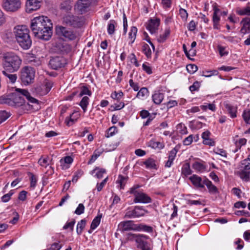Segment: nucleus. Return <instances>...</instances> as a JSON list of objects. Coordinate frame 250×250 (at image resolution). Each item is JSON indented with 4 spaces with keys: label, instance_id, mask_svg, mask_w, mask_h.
<instances>
[{
    "label": "nucleus",
    "instance_id": "obj_1",
    "mask_svg": "<svg viewBox=\"0 0 250 250\" xmlns=\"http://www.w3.org/2000/svg\"><path fill=\"white\" fill-rule=\"evenodd\" d=\"M16 40L23 49H28L32 45L29 30L25 25L17 26L15 31Z\"/></svg>",
    "mask_w": 250,
    "mask_h": 250
},
{
    "label": "nucleus",
    "instance_id": "obj_2",
    "mask_svg": "<svg viewBox=\"0 0 250 250\" xmlns=\"http://www.w3.org/2000/svg\"><path fill=\"white\" fill-rule=\"evenodd\" d=\"M21 93L18 91L12 93L8 97H0V104H7L10 106L20 107L24 104L25 100Z\"/></svg>",
    "mask_w": 250,
    "mask_h": 250
},
{
    "label": "nucleus",
    "instance_id": "obj_3",
    "mask_svg": "<svg viewBox=\"0 0 250 250\" xmlns=\"http://www.w3.org/2000/svg\"><path fill=\"white\" fill-rule=\"evenodd\" d=\"M4 67L9 72H13L19 69L21 60L17 55L8 54L4 57Z\"/></svg>",
    "mask_w": 250,
    "mask_h": 250
},
{
    "label": "nucleus",
    "instance_id": "obj_4",
    "mask_svg": "<svg viewBox=\"0 0 250 250\" xmlns=\"http://www.w3.org/2000/svg\"><path fill=\"white\" fill-rule=\"evenodd\" d=\"M35 71L30 66L24 67L21 71L20 79L22 84L26 85L33 83Z\"/></svg>",
    "mask_w": 250,
    "mask_h": 250
},
{
    "label": "nucleus",
    "instance_id": "obj_5",
    "mask_svg": "<svg viewBox=\"0 0 250 250\" xmlns=\"http://www.w3.org/2000/svg\"><path fill=\"white\" fill-rule=\"evenodd\" d=\"M63 22L73 27L80 28L84 24V18L83 16L78 17L68 14L63 18Z\"/></svg>",
    "mask_w": 250,
    "mask_h": 250
},
{
    "label": "nucleus",
    "instance_id": "obj_6",
    "mask_svg": "<svg viewBox=\"0 0 250 250\" xmlns=\"http://www.w3.org/2000/svg\"><path fill=\"white\" fill-rule=\"evenodd\" d=\"M51 20L47 17L39 16L34 18L31 21L30 24V28L33 34L38 30H39L42 27L45 26V24L47 23H51Z\"/></svg>",
    "mask_w": 250,
    "mask_h": 250
},
{
    "label": "nucleus",
    "instance_id": "obj_7",
    "mask_svg": "<svg viewBox=\"0 0 250 250\" xmlns=\"http://www.w3.org/2000/svg\"><path fill=\"white\" fill-rule=\"evenodd\" d=\"M53 24L52 23L45 24L39 30L35 32L34 35L36 38L43 40L48 41L52 35Z\"/></svg>",
    "mask_w": 250,
    "mask_h": 250
},
{
    "label": "nucleus",
    "instance_id": "obj_8",
    "mask_svg": "<svg viewBox=\"0 0 250 250\" xmlns=\"http://www.w3.org/2000/svg\"><path fill=\"white\" fill-rule=\"evenodd\" d=\"M66 63V60L62 56L52 57L49 62L51 68L54 70L64 67Z\"/></svg>",
    "mask_w": 250,
    "mask_h": 250
},
{
    "label": "nucleus",
    "instance_id": "obj_9",
    "mask_svg": "<svg viewBox=\"0 0 250 250\" xmlns=\"http://www.w3.org/2000/svg\"><path fill=\"white\" fill-rule=\"evenodd\" d=\"M56 34L60 37H63L69 40H73L76 39V35L71 30L67 29L62 26H56L55 28Z\"/></svg>",
    "mask_w": 250,
    "mask_h": 250
},
{
    "label": "nucleus",
    "instance_id": "obj_10",
    "mask_svg": "<svg viewBox=\"0 0 250 250\" xmlns=\"http://www.w3.org/2000/svg\"><path fill=\"white\" fill-rule=\"evenodd\" d=\"M2 6L5 10L14 12L20 8L21 1V0H4Z\"/></svg>",
    "mask_w": 250,
    "mask_h": 250
},
{
    "label": "nucleus",
    "instance_id": "obj_11",
    "mask_svg": "<svg viewBox=\"0 0 250 250\" xmlns=\"http://www.w3.org/2000/svg\"><path fill=\"white\" fill-rule=\"evenodd\" d=\"M128 234L132 236L135 239L136 242L138 244V248H140L142 250H150L147 242L146 241L148 239L147 236L132 233H128Z\"/></svg>",
    "mask_w": 250,
    "mask_h": 250
},
{
    "label": "nucleus",
    "instance_id": "obj_12",
    "mask_svg": "<svg viewBox=\"0 0 250 250\" xmlns=\"http://www.w3.org/2000/svg\"><path fill=\"white\" fill-rule=\"evenodd\" d=\"M90 3V0H79L75 6V10L79 14H83L87 11Z\"/></svg>",
    "mask_w": 250,
    "mask_h": 250
},
{
    "label": "nucleus",
    "instance_id": "obj_13",
    "mask_svg": "<svg viewBox=\"0 0 250 250\" xmlns=\"http://www.w3.org/2000/svg\"><path fill=\"white\" fill-rule=\"evenodd\" d=\"M42 3V0H27L25 7L27 13H31L40 9Z\"/></svg>",
    "mask_w": 250,
    "mask_h": 250
},
{
    "label": "nucleus",
    "instance_id": "obj_14",
    "mask_svg": "<svg viewBox=\"0 0 250 250\" xmlns=\"http://www.w3.org/2000/svg\"><path fill=\"white\" fill-rule=\"evenodd\" d=\"M147 212V211L143 209L141 207L136 206L134 209L131 211H127L125 217H139L144 215V214Z\"/></svg>",
    "mask_w": 250,
    "mask_h": 250
},
{
    "label": "nucleus",
    "instance_id": "obj_15",
    "mask_svg": "<svg viewBox=\"0 0 250 250\" xmlns=\"http://www.w3.org/2000/svg\"><path fill=\"white\" fill-rule=\"evenodd\" d=\"M160 23V20L158 18L150 19L146 27L151 34H153L158 30Z\"/></svg>",
    "mask_w": 250,
    "mask_h": 250
},
{
    "label": "nucleus",
    "instance_id": "obj_16",
    "mask_svg": "<svg viewBox=\"0 0 250 250\" xmlns=\"http://www.w3.org/2000/svg\"><path fill=\"white\" fill-rule=\"evenodd\" d=\"M123 231L130 230H137V225L134 224L133 221L127 220L121 222L119 226Z\"/></svg>",
    "mask_w": 250,
    "mask_h": 250
},
{
    "label": "nucleus",
    "instance_id": "obj_17",
    "mask_svg": "<svg viewBox=\"0 0 250 250\" xmlns=\"http://www.w3.org/2000/svg\"><path fill=\"white\" fill-rule=\"evenodd\" d=\"M135 203H149L151 202V198L143 192L137 193L134 200Z\"/></svg>",
    "mask_w": 250,
    "mask_h": 250
},
{
    "label": "nucleus",
    "instance_id": "obj_18",
    "mask_svg": "<svg viewBox=\"0 0 250 250\" xmlns=\"http://www.w3.org/2000/svg\"><path fill=\"white\" fill-rule=\"evenodd\" d=\"M241 23H243V27L240 30V32L243 34L250 33V18H244L242 20Z\"/></svg>",
    "mask_w": 250,
    "mask_h": 250
},
{
    "label": "nucleus",
    "instance_id": "obj_19",
    "mask_svg": "<svg viewBox=\"0 0 250 250\" xmlns=\"http://www.w3.org/2000/svg\"><path fill=\"white\" fill-rule=\"evenodd\" d=\"M16 91L21 92L23 96L25 97L29 102L32 103H36L38 102V100L31 96L29 92L26 89L16 88Z\"/></svg>",
    "mask_w": 250,
    "mask_h": 250
},
{
    "label": "nucleus",
    "instance_id": "obj_20",
    "mask_svg": "<svg viewBox=\"0 0 250 250\" xmlns=\"http://www.w3.org/2000/svg\"><path fill=\"white\" fill-rule=\"evenodd\" d=\"M189 179L195 186L201 188H204V185L201 183L202 179L200 177L196 175H193L189 178Z\"/></svg>",
    "mask_w": 250,
    "mask_h": 250
},
{
    "label": "nucleus",
    "instance_id": "obj_21",
    "mask_svg": "<svg viewBox=\"0 0 250 250\" xmlns=\"http://www.w3.org/2000/svg\"><path fill=\"white\" fill-rule=\"evenodd\" d=\"M73 159L71 156H66L64 158V159H61L60 163H61V166L62 167V169H65L68 167L67 166H66V164H70L73 162Z\"/></svg>",
    "mask_w": 250,
    "mask_h": 250
},
{
    "label": "nucleus",
    "instance_id": "obj_22",
    "mask_svg": "<svg viewBox=\"0 0 250 250\" xmlns=\"http://www.w3.org/2000/svg\"><path fill=\"white\" fill-rule=\"evenodd\" d=\"M225 107L231 118H234L236 117L237 107L232 106L228 104H225Z\"/></svg>",
    "mask_w": 250,
    "mask_h": 250
},
{
    "label": "nucleus",
    "instance_id": "obj_23",
    "mask_svg": "<svg viewBox=\"0 0 250 250\" xmlns=\"http://www.w3.org/2000/svg\"><path fill=\"white\" fill-rule=\"evenodd\" d=\"M72 5L70 0H64L60 5V8L65 11H68L71 9Z\"/></svg>",
    "mask_w": 250,
    "mask_h": 250
},
{
    "label": "nucleus",
    "instance_id": "obj_24",
    "mask_svg": "<svg viewBox=\"0 0 250 250\" xmlns=\"http://www.w3.org/2000/svg\"><path fill=\"white\" fill-rule=\"evenodd\" d=\"M163 98V94L159 92L155 93L152 95V100L154 103L157 104H160L162 102Z\"/></svg>",
    "mask_w": 250,
    "mask_h": 250
},
{
    "label": "nucleus",
    "instance_id": "obj_25",
    "mask_svg": "<svg viewBox=\"0 0 250 250\" xmlns=\"http://www.w3.org/2000/svg\"><path fill=\"white\" fill-rule=\"evenodd\" d=\"M9 73L10 72L8 71H7L6 69H5V70H3L2 71V73L4 76L8 77L11 83H14L16 82L17 80V75L16 74H10Z\"/></svg>",
    "mask_w": 250,
    "mask_h": 250
},
{
    "label": "nucleus",
    "instance_id": "obj_26",
    "mask_svg": "<svg viewBox=\"0 0 250 250\" xmlns=\"http://www.w3.org/2000/svg\"><path fill=\"white\" fill-rule=\"evenodd\" d=\"M237 173L241 179L245 180L246 181L249 180L250 173V172H247L244 169L241 171H238Z\"/></svg>",
    "mask_w": 250,
    "mask_h": 250
},
{
    "label": "nucleus",
    "instance_id": "obj_27",
    "mask_svg": "<svg viewBox=\"0 0 250 250\" xmlns=\"http://www.w3.org/2000/svg\"><path fill=\"white\" fill-rule=\"evenodd\" d=\"M144 164L146 166V167L152 168L154 169L157 168L155 161L152 158H148L144 162Z\"/></svg>",
    "mask_w": 250,
    "mask_h": 250
},
{
    "label": "nucleus",
    "instance_id": "obj_28",
    "mask_svg": "<svg viewBox=\"0 0 250 250\" xmlns=\"http://www.w3.org/2000/svg\"><path fill=\"white\" fill-rule=\"evenodd\" d=\"M89 98L87 96L83 97L80 103V105L83 109V111L85 112L86 110L87 106L88 104Z\"/></svg>",
    "mask_w": 250,
    "mask_h": 250
},
{
    "label": "nucleus",
    "instance_id": "obj_29",
    "mask_svg": "<svg viewBox=\"0 0 250 250\" xmlns=\"http://www.w3.org/2000/svg\"><path fill=\"white\" fill-rule=\"evenodd\" d=\"M170 30L169 29L165 30L164 33L160 36L159 38L157 39V41L159 42H164L167 37L170 35Z\"/></svg>",
    "mask_w": 250,
    "mask_h": 250
},
{
    "label": "nucleus",
    "instance_id": "obj_30",
    "mask_svg": "<svg viewBox=\"0 0 250 250\" xmlns=\"http://www.w3.org/2000/svg\"><path fill=\"white\" fill-rule=\"evenodd\" d=\"M142 50L146 56L148 58H150L151 56V49L148 46V45L146 43H145L142 47Z\"/></svg>",
    "mask_w": 250,
    "mask_h": 250
},
{
    "label": "nucleus",
    "instance_id": "obj_31",
    "mask_svg": "<svg viewBox=\"0 0 250 250\" xmlns=\"http://www.w3.org/2000/svg\"><path fill=\"white\" fill-rule=\"evenodd\" d=\"M192 171L190 168L189 163H186L182 168V173L185 176H187L191 174Z\"/></svg>",
    "mask_w": 250,
    "mask_h": 250
},
{
    "label": "nucleus",
    "instance_id": "obj_32",
    "mask_svg": "<svg viewBox=\"0 0 250 250\" xmlns=\"http://www.w3.org/2000/svg\"><path fill=\"white\" fill-rule=\"evenodd\" d=\"M86 224L85 220H81V221L78 223L77 227V232L78 234H80L83 228L85 227Z\"/></svg>",
    "mask_w": 250,
    "mask_h": 250
},
{
    "label": "nucleus",
    "instance_id": "obj_33",
    "mask_svg": "<svg viewBox=\"0 0 250 250\" xmlns=\"http://www.w3.org/2000/svg\"><path fill=\"white\" fill-rule=\"evenodd\" d=\"M192 168L194 169L201 171L206 169V167L202 164L196 162L192 165Z\"/></svg>",
    "mask_w": 250,
    "mask_h": 250
},
{
    "label": "nucleus",
    "instance_id": "obj_34",
    "mask_svg": "<svg viewBox=\"0 0 250 250\" xmlns=\"http://www.w3.org/2000/svg\"><path fill=\"white\" fill-rule=\"evenodd\" d=\"M43 86H44V89L42 93V94H47L49 91L50 90L51 87H52V83L51 82L47 81L45 82L43 84H42Z\"/></svg>",
    "mask_w": 250,
    "mask_h": 250
},
{
    "label": "nucleus",
    "instance_id": "obj_35",
    "mask_svg": "<svg viewBox=\"0 0 250 250\" xmlns=\"http://www.w3.org/2000/svg\"><path fill=\"white\" fill-rule=\"evenodd\" d=\"M98 169L99 170L97 172L96 176L98 179L102 178L103 177V174L106 172V170L104 168H99V167H96L91 171L92 174H93L95 170Z\"/></svg>",
    "mask_w": 250,
    "mask_h": 250
},
{
    "label": "nucleus",
    "instance_id": "obj_36",
    "mask_svg": "<svg viewBox=\"0 0 250 250\" xmlns=\"http://www.w3.org/2000/svg\"><path fill=\"white\" fill-rule=\"evenodd\" d=\"M187 71L190 74H193L198 70V67L194 64H189L186 66Z\"/></svg>",
    "mask_w": 250,
    "mask_h": 250
},
{
    "label": "nucleus",
    "instance_id": "obj_37",
    "mask_svg": "<svg viewBox=\"0 0 250 250\" xmlns=\"http://www.w3.org/2000/svg\"><path fill=\"white\" fill-rule=\"evenodd\" d=\"M137 32V28L135 26H132L131 28L130 32L129 33V38L131 39H133L131 43H133V42L134 41L136 38Z\"/></svg>",
    "mask_w": 250,
    "mask_h": 250
},
{
    "label": "nucleus",
    "instance_id": "obj_38",
    "mask_svg": "<svg viewBox=\"0 0 250 250\" xmlns=\"http://www.w3.org/2000/svg\"><path fill=\"white\" fill-rule=\"evenodd\" d=\"M244 120L247 124H250L249 121L250 120V110H245L242 115Z\"/></svg>",
    "mask_w": 250,
    "mask_h": 250
},
{
    "label": "nucleus",
    "instance_id": "obj_39",
    "mask_svg": "<svg viewBox=\"0 0 250 250\" xmlns=\"http://www.w3.org/2000/svg\"><path fill=\"white\" fill-rule=\"evenodd\" d=\"M242 165L244 166L242 167L245 170L250 169V155L248 156V158L242 161Z\"/></svg>",
    "mask_w": 250,
    "mask_h": 250
},
{
    "label": "nucleus",
    "instance_id": "obj_40",
    "mask_svg": "<svg viewBox=\"0 0 250 250\" xmlns=\"http://www.w3.org/2000/svg\"><path fill=\"white\" fill-rule=\"evenodd\" d=\"M92 94V92L86 86H83L82 87V91L79 94V97H82L83 95H87L88 96H91Z\"/></svg>",
    "mask_w": 250,
    "mask_h": 250
},
{
    "label": "nucleus",
    "instance_id": "obj_41",
    "mask_svg": "<svg viewBox=\"0 0 250 250\" xmlns=\"http://www.w3.org/2000/svg\"><path fill=\"white\" fill-rule=\"evenodd\" d=\"M143 230L147 232H152L153 230V228L151 227L145 225L140 224L137 226V230Z\"/></svg>",
    "mask_w": 250,
    "mask_h": 250
},
{
    "label": "nucleus",
    "instance_id": "obj_42",
    "mask_svg": "<svg viewBox=\"0 0 250 250\" xmlns=\"http://www.w3.org/2000/svg\"><path fill=\"white\" fill-rule=\"evenodd\" d=\"M116 132H117V127L115 126H113L109 128L107 130L106 135L105 136L108 138L113 136Z\"/></svg>",
    "mask_w": 250,
    "mask_h": 250
},
{
    "label": "nucleus",
    "instance_id": "obj_43",
    "mask_svg": "<svg viewBox=\"0 0 250 250\" xmlns=\"http://www.w3.org/2000/svg\"><path fill=\"white\" fill-rule=\"evenodd\" d=\"M28 174L30 176V187L31 188H34L36 186L37 179L35 176L31 172H28Z\"/></svg>",
    "mask_w": 250,
    "mask_h": 250
},
{
    "label": "nucleus",
    "instance_id": "obj_44",
    "mask_svg": "<svg viewBox=\"0 0 250 250\" xmlns=\"http://www.w3.org/2000/svg\"><path fill=\"white\" fill-rule=\"evenodd\" d=\"M206 186L208 188L209 191L213 193H216L218 192V189L216 186L212 185L211 182L210 183L208 182V184H206Z\"/></svg>",
    "mask_w": 250,
    "mask_h": 250
},
{
    "label": "nucleus",
    "instance_id": "obj_45",
    "mask_svg": "<svg viewBox=\"0 0 250 250\" xmlns=\"http://www.w3.org/2000/svg\"><path fill=\"white\" fill-rule=\"evenodd\" d=\"M60 49L62 53H67L71 49L70 46L66 43L61 44Z\"/></svg>",
    "mask_w": 250,
    "mask_h": 250
},
{
    "label": "nucleus",
    "instance_id": "obj_46",
    "mask_svg": "<svg viewBox=\"0 0 250 250\" xmlns=\"http://www.w3.org/2000/svg\"><path fill=\"white\" fill-rule=\"evenodd\" d=\"M237 13L241 16L245 15L250 16V7H247L243 10H237Z\"/></svg>",
    "mask_w": 250,
    "mask_h": 250
},
{
    "label": "nucleus",
    "instance_id": "obj_47",
    "mask_svg": "<svg viewBox=\"0 0 250 250\" xmlns=\"http://www.w3.org/2000/svg\"><path fill=\"white\" fill-rule=\"evenodd\" d=\"M9 114L5 111H0V124L5 121L9 117Z\"/></svg>",
    "mask_w": 250,
    "mask_h": 250
},
{
    "label": "nucleus",
    "instance_id": "obj_48",
    "mask_svg": "<svg viewBox=\"0 0 250 250\" xmlns=\"http://www.w3.org/2000/svg\"><path fill=\"white\" fill-rule=\"evenodd\" d=\"M123 95L124 94L122 91L117 92L116 91H115L111 94V97L113 99L119 100L123 96Z\"/></svg>",
    "mask_w": 250,
    "mask_h": 250
},
{
    "label": "nucleus",
    "instance_id": "obj_49",
    "mask_svg": "<svg viewBox=\"0 0 250 250\" xmlns=\"http://www.w3.org/2000/svg\"><path fill=\"white\" fill-rule=\"evenodd\" d=\"M200 86V83L198 81H195L192 85L189 86V89L191 92H193L195 91L198 90Z\"/></svg>",
    "mask_w": 250,
    "mask_h": 250
},
{
    "label": "nucleus",
    "instance_id": "obj_50",
    "mask_svg": "<svg viewBox=\"0 0 250 250\" xmlns=\"http://www.w3.org/2000/svg\"><path fill=\"white\" fill-rule=\"evenodd\" d=\"M14 190H11L8 193L4 194L1 197L2 201L3 202H8L10 200L11 196L14 194Z\"/></svg>",
    "mask_w": 250,
    "mask_h": 250
},
{
    "label": "nucleus",
    "instance_id": "obj_51",
    "mask_svg": "<svg viewBox=\"0 0 250 250\" xmlns=\"http://www.w3.org/2000/svg\"><path fill=\"white\" fill-rule=\"evenodd\" d=\"M101 220H93L91 224L90 229L88 230L89 233H91V230L94 229L100 224Z\"/></svg>",
    "mask_w": 250,
    "mask_h": 250
},
{
    "label": "nucleus",
    "instance_id": "obj_52",
    "mask_svg": "<svg viewBox=\"0 0 250 250\" xmlns=\"http://www.w3.org/2000/svg\"><path fill=\"white\" fill-rule=\"evenodd\" d=\"M111 22L113 23H110L108 25L107 31L109 34L112 35L114 34L115 31V26L114 24V22H115L114 21H111Z\"/></svg>",
    "mask_w": 250,
    "mask_h": 250
},
{
    "label": "nucleus",
    "instance_id": "obj_53",
    "mask_svg": "<svg viewBox=\"0 0 250 250\" xmlns=\"http://www.w3.org/2000/svg\"><path fill=\"white\" fill-rule=\"evenodd\" d=\"M84 207L83 204H80L76 208L75 213L77 214L80 215L83 212Z\"/></svg>",
    "mask_w": 250,
    "mask_h": 250
},
{
    "label": "nucleus",
    "instance_id": "obj_54",
    "mask_svg": "<svg viewBox=\"0 0 250 250\" xmlns=\"http://www.w3.org/2000/svg\"><path fill=\"white\" fill-rule=\"evenodd\" d=\"M83 171L81 170L77 171L75 174L73 176L72 181V182H76L79 178L83 175Z\"/></svg>",
    "mask_w": 250,
    "mask_h": 250
},
{
    "label": "nucleus",
    "instance_id": "obj_55",
    "mask_svg": "<svg viewBox=\"0 0 250 250\" xmlns=\"http://www.w3.org/2000/svg\"><path fill=\"white\" fill-rule=\"evenodd\" d=\"M148 93V90L146 87H143L139 91L137 94V97L139 98L140 97H143L146 94Z\"/></svg>",
    "mask_w": 250,
    "mask_h": 250
},
{
    "label": "nucleus",
    "instance_id": "obj_56",
    "mask_svg": "<svg viewBox=\"0 0 250 250\" xmlns=\"http://www.w3.org/2000/svg\"><path fill=\"white\" fill-rule=\"evenodd\" d=\"M27 194V192L25 190H22L19 193L18 199L22 201H24L26 199V195Z\"/></svg>",
    "mask_w": 250,
    "mask_h": 250
},
{
    "label": "nucleus",
    "instance_id": "obj_57",
    "mask_svg": "<svg viewBox=\"0 0 250 250\" xmlns=\"http://www.w3.org/2000/svg\"><path fill=\"white\" fill-rule=\"evenodd\" d=\"M108 177H107L100 184H97V188L98 191H100L107 182Z\"/></svg>",
    "mask_w": 250,
    "mask_h": 250
},
{
    "label": "nucleus",
    "instance_id": "obj_58",
    "mask_svg": "<svg viewBox=\"0 0 250 250\" xmlns=\"http://www.w3.org/2000/svg\"><path fill=\"white\" fill-rule=\"evenodd\" d=\"M193 141V137L192 135H189L183 141V143L185 145H189Z\"/></svg>",
    "mask_w": 250,
    "mask_h": 250
},
{
    "label": "nucleus",
    "instance_id": "obj_59",
    "mask_svg": "<svg viewBox=\"0 0 250 250\" xmlns=\"http://www.w3.org/2000/svg\"><path fill=\"white\" fill-rule=\"evenodd\" d=\"M218 49L221 56H223L228 55V52L227 51H225V48L224 47L222 46L221 45H218Z\"/></svg>",
    "mask_w": 250,
    "mask_h": 250
},
{
    "label": "nucleus",
    "instance_id": "obj_60",
    "mask_svg": "<svg viewBox=\"0 0 250 250\" xmlns=\"http://www.w3.org/2000/svg\"><path fill=\"white\" fill-rule=\"evenodd\" d=\"M159 146H161V144L159 142H154L153 141H150L149 142V146H151L152 148H156L157 147H160Z\"/></svg>",
    "mask_w": 250,
    "mask_h": 250
},
{
    "label": "nucleus",
    "instance_id": "obj_61",
    "mask_svg": "<svg viewBox=\"0 0 250 250\" xmlns=\"http://www.w3.org/2000/svg\"><path fill=\"white\" fill-rule=\"evenodd\" d=\"M234 207L236 208H245L246 207V203L244 201H238L234 204Z\"/></svg>",
    "mask_w": 250,
    "mask_h": 250
},
{
    "label": "nucleus",
    "instance_id": "obj_62",
    "mask_svg": "<svg viewBox=\"0 0 250 250\" xmlns=\"http://www.w3.org/2000/svg\"><path fill=\"white\" fill-rule=\"evenodd\" d=\"M203 143L204 144L208 145L209 146H213L215 145V142L210 138L206 139V140H203Z\"/></svg>",
    "mask_w": 250,
    "mask_h": 250
},
{
    "label": "nucleus",
    "instance_id": "obj_63",
    "mask_svg": "<svg viewBox=\"0 0 250 250\" xmlns=\"http://www.w3.org/2000/svg\"><path fill=\"white\" fill-rule=\"evenodd\" d=\"M62 248V246L58 243H54L51 245L49 250H59Z\"/></svg>",
    "mask_w": 250,
    "mask_h": 250
},
{
    "label": "nucleus",
    "instance_id": "obj_64",
    "mask_svg": "<svg viewBox=\"0 0 250 250\" xmlns=\"http://www.w3.org/2000/svg\"><path fill=\"white\" fill-rule=\"evenodd\" d=\"M130 86L133 88V89L137 91L139 89V86L138 84L136 83H134L132 79H130L129 81Z\"/></svg>",
    "mask_w": 250,
    "mask_h": 250
}]
</instances>
